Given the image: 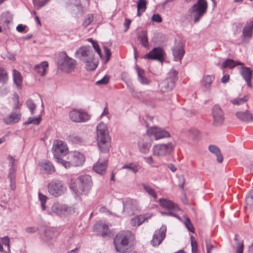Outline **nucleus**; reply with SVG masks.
Returning a JSON list of instances; mask_svg holds the SVG:
<instances>
[{"instance_id":"8","label":"nucleus","mask_w":253,"mask_h":253,"mask_svg":"<svg viewBox=\"0 0 253 253\" xmlns=\"http://www.w3.org/2000/svg\"><path fill=\"white\" fill-rule=\"evenodd\" d=\"M68 161H65L63 166L66 169L71 166L74 167L82 166L85 161L84 156L79 152L75 151L68 154Z\"/></svg>"},{"instance_id":"54","label":"nucleus","mask_w":253,"mask_h":253,"mask_svg":"<svg viewBox=\"0 0 253 253\" xmlns=\"http://www.w3.org/2000/svg\"><path fill=\"white\" fill-rule=\"evenodd\" d=\"M110 79V77L108 75H105L103 78L101 80L97 81L96 82V84L97 85L100 84H106L108 83Z\"/></svg>"},{"instance_id":"40","label":"nucleus","mask_w":253,"mask_h":253,"mask_svg":"<svg viewBox=\"0 0 253 253\" xmlns=\"http://www.w3.org/2000/svg\"><path fill=\"white\" fill-rule=\"evenodd\" d=\"M132 201L131 199H127L125 201H123V211H127V212H129L131 211L132 210Z\"/></svg>"},{"instance_id":"53","label":"nucleus","mask_w":253,"mask_h":253,"mask_svg":"<svg viewBox=\"0 0 253 253\" xmlns=\"http://www.w3.org/2000/svg\"><path fill=\"white\" fill-rule=\"evenodd\" d=\"M33 4L35 7L37 9H40L41 7L44 6V5L46 3L44 1L40 0H33Z\"/></svg>"},{"instance_id":"3","label":"nucleus","mask_w":253,"mask_h":253,"mask_svg":"<svg viewBox=\"0 0 253 253\" xmlns=\"http://www.w3.org/2000/svg\"><path fill=\"white\" fill-rule=\"evenodd\" d=\"M133 239L131 232L123 231L118 233L114 238V245L117 251L126 253L130 247Z\"/></svg>"},{"instance_id":"9","label":"nucleus","mask_w":253,"mask_h":253,"mask_svg":"<svg viewBox=\"0 0 253 253\" xmlns=\"http://www.w3.org/2000/svg\"><path fill=\"white\" fill-rule=\"evenodd\" d=\"M94 56V51L89 45L81 46L75 53V57L84 62L93 60Z\"/></svg>"},{"instance_id":"49","label":"nucleus","mask_w":253,"mask_h":253,"mask_svg":"<svg viewBox=\"0 0 253 253\" xmlns=\"http://www.w3.org/2000/svg\"><path fill=\"white\" fill-rule=\"evenodd\" d=\"M147 1L146 0H139L137 4V8L144 12L146 9Z\"/></svg>"},{"instance_id":"5","label":"nucleus","mask_w":253,"mask_h":253,"mask_svg":"<svg viewBox=\"0 0 253 253\" xmlns=\"http://www.w3.org/2000/svg\"><path fill=\"white\" fill-rule=\"evenodd\" d=\"M57 64L62 70L71 72L74 70L76 62L74 59L69 57L66 52L62 51L59 54Z\"/></svg>"},{"instance_id":"48","label":"nucleus","mask_w":253,"mask_h":253,"mask_svg":"<svg viewBox=\"0 0 253 253\" xmlns=\"http://www.w3.org/2000/svg\"><path fill=\"white\" fill-rule=\"evenodd\" d=\"M184 225L189 231L192 233L194 232V228L190 219L188 217L185 218Z\"/></svg>"},{"instance_id":"44","label":"nucleus","mask_w":253,"mask_h":253,"mask_svg":"<svg viewBox=\"0 0 253 253\" xmlns=\"http://www.w3.org/2000/svg\"><path fill=\"white\" fill-rule=\"evenodd\" d=\"M26 105L30 111L32 115L34 114L35 111L36 109V104L34 102L31 98L28 99L26 101Z\"/></svg>"},{"instance_id":"59","label":"nucleus","mask_w":253,"mask_h":253,"mask_svg":"<svg viewBox=\"0 0 253 253\" xmlns=\"http://www.w3.org/2000/svg\"><path fill=\"white\" fill-rule=\"evenodd\" d=\"M39 230V228L37 227H29L25 228V231L28 233H35Z\"/></svg>"},{"instance_id":"30","label":"nucleus","mask_w":253,"mask_h":253,"mask_svg":"<svg viewBox=\"0 0 253 253\" xmlns=\"http://www.w3.org/2000/svg\"><path fill=\"white\" fill-rule=\"evenodd\" d=\"M209 150L211 153L215 154L216 156V160L218 163H220L223 161V156L220 149L217 146L214 145H210L209 146Z\"/></svg>"},{"instance_id":"32","label":"nucleus","mask_w":253,"mask_h":253,"mask_svg":"<svg viewBox=\"0 0 253 253\" xmlns=\"http://www.w3.org/2000/svg\"><path fill=\"white\" fill-rule=\"evenodd\" d=\"M48 66V63L47 61H42L41 64L35 66V70L41 76H44L45 75L46 69Z\"/></svg>"},{"instance_id":"62","label":"nucleus","mask_w":253,"mask_h":253,"mask_svg":"<svg viewBox=\"0 0 253 253\" xmlns=\"http://www.w3.org/2000/svg\"><path fill=\"white\" fill-rule=\"evenodd\" d=\"M192 253H198V247L196 241L191 240Z\"/></svg>"},{"instance_id":"37","label":"nucleus","mask_w":253,"mask_h":253,"mask_svg":"<svg viewBox=\"0 0 253 253\" xmlns=\"http://www.w3.org/2000/svg\"><path fill=\"white\" fill-rule=\"evenodd\" d=\"M140 168L141 167L139 165L133 163L126 164L122 167L123 169H127L134 173L137 172Z\"/></svg>"},{"instance_id":"2","label":"nucleus","mask_w":253,"mask_h":253,"mask_svg":"<svg viewBox=\"0 0 253 253\" xmlns=\"http://www.w3.org/2000/svg\"><path fill=\"white\" fill-rule=\"evenodd\" d=\"M97 141L100 150L104 153L109 152L111 146V138L109 136L107 126L100 123L97 127Z\"/></svg>"},{"instance_id":"24","label":"nucleus","mask_w":253,"mask_h":253,"mask_svg":"<svg viewBox=\"0 0 253 253\" xmlns=\"http://www.w3.org/2000/svg\"><path fill=\"white\" fill-rule=\"evenodd\" d=\"M244 63L239 61H235L232 59H226L222 64L221 68L222 69L229 68L233 69L238 65H243Z\"/></svg>"},{"instance_id":"21","label":"nucleus","mask_w":253,"mask_h":253,"mask_svg":"<svg viewBox=\"0 0 253 253\" xmlns=\"http://www.w3.org/2000/svg\"><path fill=\"white\" fill-rule=\"evenodd\" d=\"M94 231L103 237H106L110 233L109 226L103 223L95 224L94 226Z\"/></svg>"},{"instance_id":"60","label":"nucleus","mask_w":253,"mask_h":253,"mask_svg":"<svg viewBox=\"0 0 253 253\" xmlns=\"http://www.w3.org/2000/svg\"><path fill=\"white\" fill-rule=\"evenodd\" d=\"M161 213L162 215H167V216H173L179 220L180 219V217L178 214H177L175 213H173V212H171V211H168V212L162 211Z\"/></svg>"},{"instance_id":"17","label":"nucleus","mask_w":253,"mask_h":253,"mask_svg":"<svg viewBox=\"0 0 253 253\" xmlns=\"http://www.w3.org/2000/svg\"><path fill=\"white\" fill-rule=\"evenodd\" d=\"M253 36V21L247 22L242 31V42L247 43Z\"/></svg>"},{"instance_id":"13","label":"nucleus","mask_w":253,"mask_h":253,"mask_svg":"<svg viewBox=\"0 0 253 253\" xmlns=\"http://www.w3.org/2000/svg\"><path fill=\"white\" fill-rule=\"evenodd\" d=\"M165 52L163 48L156 47L146 54L144 56V58L149 60H158L160 62H163L165 60Z\"/></svg>"},{"instance_id":"27","label":"nucleus","mask_w":253,"mask_h":253,"mask_svg":"<svg viewBox=\"0 0 253 253\" xmlns=\"http://www.w3.org/2000/svg\"><path fill=\"white\" fill-rule=\"evenodd\" d=\"M21 114L20 112H12L9 116L4 119L5 124L11 125L13 123H17L20 119Z\"/></svg>"},{"instance_id":"35","label":"nucleus","mask_w":253,"mask_h":253,"mask_svg":"<svg viewBox=\"0 0 253 253\" xmlns=\"http://www.w3.org/2000/svg\"><path fill=\"white\" fill-rule=\"evenodd\" d=\"M245 209L250 211H253V190L251 191L247 196L246 200Z\"/></svg>"},{"instance_id":"41","label":"nucleus","mask_w":253,"mask_h":253,"mask_svg":"<svg viewBox=\"0 0 253 253\" xmlns=\"http://www.w3.org/2000/svg\"><path fill=\"white\" fill-rule=\"evenodd\" d=\"M207 253H211L213 251L217 252V248L212 245L210 240L206 239L205 241Z\"/></svg>"},{"instance_id":"63","label":"nucleus","mask_w":253,"mask_h":253,"mask_svg":"<svg viewBox=\"0 0 253 253\" xmlns=\"http://www.w3.org/2000/svg\"><path fill=\"white\" fill-rule=\"evenodd\" d=\"M190 133L193 136L194 139H196L198 137L200 132L198 130L195 128H192L190 130Z\"/></svg>"},{"instance_id":"12","label":"nucleus","mask_w":253,"mask_h":253,"mask_svg":"<svg viewBox=\"0 0 253 253\" xmlns=\"http://www.w3.org/2000/svg\"><path fill=\"white\" fill-rule=\"evenodd\" d=\"M174 147L171 142L167 144H158L155 145L153 148V155L158 156H165L171 153Z\"/></svg>"},{"instance_id":"38","label":"nucleus","mask_w":253,"mask_h":253,"mask_svg":"<svg viewBox=\"0 0 253 253\" xmlns=\"http://www.w3.org/2000/svg\"><path fill=\"white\" fill-rule=\"evenodd\" d=\"M8 81V74L3 67H0V83L3 84Z\"/></svg>"},{"instance_id":"51","label":"nucleus","mask_w":253,"mask_h":253,"mask_svg":"<svg viewBox=\"0 0 253 253\" xmlns=\"http://www.w3.org/2000/svg\"><path fill=\"white\" fill-rule=\"evenodd\" d=\"M8 177L10 181L15 180L16 178V169L10 168L8 171Z\"/></svg>"},{"instance_id":"16","label":"nucleus","mask_w":253,"mask_h":253,"mask_svg":"<svg viewBox=\"0 0 253 253\" xmlns=\"http://www.w3.org/2000/svg\"><path fill=\"white\" fill-rule=\"evenodd\" d=\"M212 115L213 119V125L221 126L224 120L223 111L218 105H215L212 108Z\"/></svg>"},{"instance_id":"61","label":"nucleus","mask_w":253,"mask_h":253,"mask_svg":"<svg viewBox=\"0 0 253 253\" xmlns=\"http://www.w3.org/2000/svg\"><path fill=\"white\" fill-rule=\"evenodd\" d=\"M7 159L8 160H9V166L10 167V168L16 169V166L15 164V159L12 156H8V157H7Z\"/></svg>"},{"instance_id":"28","label":"nucleus","mask_w":253,"mask_h":253,"mask_svg":"<svg viewBox=\"0 0 253 253\" xmlns=\"http://www.w3.org/2000/svg\"><path fill=\"white\" fill-rule=\"evenodd\" d=\"M136 69L137 73L138 81L142 84H149L150 83V81L144 76V71L138 66H136Z\"/></svg>"},{"instance_id":"39","label":"nucleus","mask_w":253,"mask_h":253,"mask_svg":"<svg viewBox=\"0 0 253 253\" xmlns=\"http://www.w3.org/2000/svg\"><path fill=\"white\" fill-rule=\"evenodd\" d=\"M238 236L236 234L235 236V241L236 244V253H243L244 250V243L242 240H238Z\"/></svg>"},{"instance_id":"52","label":"nucleus","mask_w":253,"mask_h":253,"mask_svg":"<svg viewBox=\"0 0 253 253\" xmlns=\"http://www.w3.org/2000/svg\"><path fill=\"white\" fill-rule=\"evenodd\" d=\"M93 19V16L92 14H88L87 15L86 17L84 19L83 22V26L84 27H86L88 26L92 21Z\"/></svg>"},{"instance_id":"15","label":"nucleus","mask_w":253,"mask_h":253,"mask_svg":"<svg viewBox=\"0 0 253 253\" xmlns=\"http://www.w3.org/2000/svg\"><path fill=\"white\" fill-rule=\"evenodd\" d=\"M51 210L57 215L62 216L71 213L72 208L65 204L55 203L52 205Z\"/></svg>"},{"instance_id":"50","label":"nucleus","mask_w":253,"mask_h":253,"mask_svg":"<svg viewBox=\"0 0 253 253\" xmlns=\"http://www.w3.org/2000/svg\"><path fill=\"white\" fill-rule=\"evenodd\" d=\"M93 60L90 61L89 62H84V63H86L85 69L86 70L93 71L96 68L97 65L93 62Z\"/></svg>"},{"instance_id":"25","label":"nucleus","mask_w":253,"mask_h":253,"mask_svg":"<svg viewBox=\"0 0 253 253\" xmlns=\"http://www.w3.org/2000/svg\"><path fill=\"white\" fill-rule=\"evenodd\" d=\"M236 116L241 121H253V116L248 110L246 111H238L236 112Z\"/></svg>"},{"instance_id":"34","label":"nucleus","mask_w":253,"mask_h":253,"mask_svg":"<svg viewBox=\"0 0 253 253\" xmlns=\"http://www.w3.org/2000/svg\"><path fill=\"white\" fill-rule=\"evenodd\" d=\"M137 39L142 46L145 48H148L149 47L147 33L145 31H142L141 34L138 36Z\"/></svg>"},{"instance_id":"64","label":"nucleus","mask_w":253,"mask_h":253,"mask_svg":"<svg viewBox=\"0 0 253 253\" xmlns=\"http://www.w3.org/2000/svg\"><path fill=\"white\" fill-rule=\"evenodd\" d=\"M104 49L106 55V59L107 61H108L111 56V51L109 48L107 47H104Z\"/></svg>"},{"instance_id":"31","label":"nucleus","mask_w":253,"mask_h":253,"mask_svg":"<svg viewBox=\"0 0 253 253\" xmlns=\"http://www.w3.org/2000/svg\"><path fill=\"white\" fill-rule=\"evenodd\" d=\"M93 170L100 174L105 173L106 170V162L104 161L101 163L98 162L93 167Z\"/></svg>"},{"instance_id":"20","label":"nucleus","mask_w":253,"mask_h":253,"mask_svg":"<svg viewBox=\"0 0 253 253\" xmlns=\"http://www.w3.org/2000/svg\"><path fill=\"white\" fill-rule=\"evenodd\" d=\"M159 204L160 206L165 209L169 210L180 211L177 204L174 203L172 201L166 199L161 198L159 199Z\"/></svg>"},{"instance_id":"45","label":"nucleus","mask_w":253,"mask_h":253,"mask_svg":"<svg viewBox=\"0 0 253 253\" xmlns=\"http://www.w3.org/2000/svg\"><path fill=\"white\" fill-rule=\"evenodd\" d=\"M143 188L148 193V194L154 198L156 199L157 198V194L154 189L152 188L150 186L146 185L145 184H142Z\"/></svg>"},{"instance_id":"26","label":"nucleus","mask_w":253,"mask_h":253,"mask_svg":"<svg viewBox=\"0 0 253 253\" xmlns=\"http://www.w3.org/2000/svg\"><path fill=\"white\" fill-rule=\"evenodd\" d=\"M150 217L147 214L136 215L131 219V224L133 226H139Z\"/></svg>"},{"instance_id":"36","label":"nucleus","mask_w":253,"mask_h":253,"mask_svg":"<svg viewBox=\"0 0 253 253\" xmlns=\"http://www.w3.org/2000/svg\"><path fill=\"white\" fill-rule=\"evenodd\" d=\"M13 82L17 87L21 88L22 83V77L21 73L15 69L13 70Z\"/></svg>"},{"instance_id":"18","label":"nucleus","mask_w":253,"mask_h":253,"mask_svg":"<svg viewBox=\"0 0 253 253\" xmlns=\"http://www.w3.org/2000/svg\"><path fill=\"white\" fill-rule=\"evenodd\" d=\"M41 240L44 243H46L48 245L53 244L55 241L54 238V233L50 229H45L44 233L41 235Z\"/></svg>"},{"instance_id":"14","label":"nucleus","mask_w":253,"mask_h":253,"mask_svg":"<svg viewBox=\"0 0 253 253\" xmlns=\"http://www.w3.org/2000/svg\"><path fill=\"white\" fill-rule=\"evenodd\" d=\"M166 232L167 227L166 225H163L160 229L155 231L151 241V244L153 247H157L160 245L166 238Z\"/></svg>"},{"instance_id":"6","label":"nucleus","mask_w":253,"mask_h":253,"mask_svg":"<svg viewBox=\"0 0 253 253\" xmlns=\"http://www.w3.org/2000/svg\"><path fill=\"white\" fill-rule=\"evenodd\" d=\"M208 8L206 0H198L190 8V11L194 16L195 23L198 22L200 19L206 13Z\"/></svg>"},{"instance_id":"56","label":"nucleus","mask_w":253,"mask_h":253,"mask_svg":"<svg viewBox=\"0 0 253 253\" xmlns=\"http://www.w3.org/2000/svg\"><path fill=\"white\" fill-rule=\"evenodd\" d=\"M2 246L4 245L7 247V250L10 251L9 239L7 236H5L1 239Z\"/></svg>"},{"instance_id":"19","label":"nucleus","mask_w":253,"mask_h":253,"mask_svg":"<svg viewBox=\"0 0 253 253\" xmlns=\"http://www.w3.org/2000/svg\"><path fill=\"white\" fill-rule=\"evenodd\" d=\"M175 86V83L172 80L165 79L159 84L161 91L166 92L171 91Z\"/></svg>"},{"instance_id":"11","label":"nucleus","mask_w":253,"mask_h":253,"mask_svg":"<svg viewBox=\"0 0 253 253\" xmlns=\"http://www.w3.org/2000/svg\"><path fill=\"white\" fill-rule=\"evenodd\" d=\"M147 132L152 140H157L170 136V134L168 131L163 128L156 126L148 128Z\"/></svg>"},{"instance_id":"58","label":"nucleus","mask_w":253,"mask_h":253,"mask_svg":"<svg viewBox=\"0 0 253 253\" xmlns=\"http://www.w3.org/2000/svg\"><path fill=\"white\" fill-rule=\"evenodd\" d=\"M92 46H93V48L94 49V50H95V51L98 53V54L100 56V57H101L102 56V54L101 49L100 48V47H99L98 43L96 42L93 43Z\"/></svg>"},{"instance_id":"42","label":"nucleus","mask_w":253,"mask_h":253,"mask_svg":"<svg viewBox=\"0 0 253 253\" xmlns=\"http://www.w3.org/2000/svg\"><path fill=\"white\" fill-rule=\"evenodd\" d=\"M178 72L174 69H171L168 74V77L167 79H171L176 84V82L178 80L177 75Z\"/></svg>"},{"instance_id":"4","label":"nucleus","mask_w":253,"mask_h":253,"mask_svg":"<svg viewBox=\"0 0 253 253\" xmlns=\"http://www.w3.org/2000/svg\"><path fill=\"white\" fill-rule=\"evenodd\" d=\"M53 154L57 163L63 165L65 160L63 158L65 157L68 152L67 144L62 140H56L53 145Z\"/></svg>"},{"instance_id":"7","label":"nucleus","mask_w":253,"mask_h":253,"mask_svg":"<svg viewBox=\"0 0 253 253\" xmlns=\"http://www.w3.org/2000/svg\"><path fill=\"white\" fill-rule=\"evenodd\" d=\"M47 189L49 193L54 197L61 196L67 190L65 184L58 179L51 180L48 184Z\"/></svg>"},{"instance_id":"47","label":"nucleus","mask_w":253,"mask_h":253,"mask_svg":"<svg viewBox=\"0 0 253 253\" xmlns=\"http://www.w3.org/2000/svg\"><path fill=\"white\" fill-rule=\"evenodd\" d=\"M214 77L211 75H207L203 80V84L206 87H209L214 80Z\"/></svg>"},{"instance_id":"10","label":"nucleus","mask_w":253,"mask_h":253,"mask_svg":"<svg viewBox=\"0 0 253 253\" xmlns=\"http://www.w3.org/2000/svg\"><path fill=\"white\" fill-rule=\"evenodd\" d=\"M69 115L70 119L76 123L86 122L90 118L88 113L82 109L71 110L69 112Z\"/></svg>"},{"instance_id":"29","label":"nucleus","mask_w":253,"mask_h":253,"mask_svg":"<svg viewBox=\"0 0 253 253\" xmlns=\"http://www.w3.org/2000/svg\"><path fill=\"white\" fill-rule=\"evenodd\" d=\"M151 146L150 142L144 139L140 140L138 143L139 150L143 154H147L149 152Z\"/></svg>"},{"instance_id":"22","label":"nucleus","mask_w":253,"mask_h":253,"mask_svg":"<svg viewBox=\"0 0 253 253\" xmlns=\"http://www.w3.org/2000/svg\"><path fill=\"white\" fill-rule=\"evenodd\" d=\"M39 166L41 170H43L47 174H52L55 171L54 167L49 161H42L39 164Z\"/></svg>"},{"instance_id":"43","label":"nucleus","mask_w":253,"mask_h":253,"mask_svg":"<svg viewBox=\"0 0 253 253\" xmlns=\"http://www.w3.org/2000/svg\"><path fill=\"white\" fill-rule=\"evenodd\" d=\"M249 99V96L248 95H245L242 98H234L231 100V102L237 105L243 104L246 102Z\"/></svg>"},{"instance_id":"46","label":"nucleus","mask_w":253,"mask_h":253,"mask_svg":"<svg viewBox=\"0 0 253 253\" xmlns=\"http://www.w3.org/2000/svg\"><path fill=\"white\" fill-rule=\"evenodd\" d=\"M41 120V116H39L37 118L30 117L28 120L24 123V124L26 126L31 124L38 125L40 123Z\"/></svg>"},{"instance_id":"57","label":"nucleus","mask_w":253,"mask_h":253,"mask_svg":"<svg viewBox=\"0 0 253 253\" xmlns=\"http://www.w3.org/2000/svg\"><path fill=\"white\" fill-rule=\"evenodd\" d=\"M151 20L153 22L157 23H161L162 21V18L161 15L159 14H153L151 17Z\"/></svg>"},{"instance_id":"1","label":"nucleus","mask_w":253,"mask_h":253,"mask_svg":"<svg viewBox=\"0 0 253 253\" xmlns=\"http://www.w3.org/2000/svg\"><path fill=\"white\" fill-rule=\"evenodd\" d=\"M92 186L91 177L88 174H83L78 176L74 181L70 183V188L79 196L86 194Z\"/></svg>"},{"instance_id":"55","label":"nucleus","mask_w":253,"mask_h":253,"mask_svg":"<svg viewBox=\"0 0 253 253\" xmlns=\"http://www.w3.org/2000/svg\"><path fill=\"white\" fill-rule=\"evenodd\" d=\"M69 138L70 141L75 143H78L81 142L82 139L80 137L76 135H70Z\"/></svg>"},{"instance_id":"23","label":"nucleus","mask_w":253,"mask_h":253,"mask_svg":"<svg viewBox=\"0 0 253 253\" xmlns=\"http://www.w3.org/2000/svg\"><path fill=\"white\" fill-rule=\"evenodd\" d=\"M172 54L175 61L181 62L184 55L185 50L183 47L180 45H176L172 49Z\"/></svg>"},{"instance_id":"33","label":"nucleus","mask_w":253,"mask_h":253,"mask_svg":"<svg viewBox=\"0 0 253 253\" xmlns=\"http://www.w3.org/2000/svg\"><path fill=\"white\" fill-rule=\"evenodd\" d=\"M240 68V73L245 80L252 79L253 71L249 67L243 65Z\"/></svg>"}]
</instances>
